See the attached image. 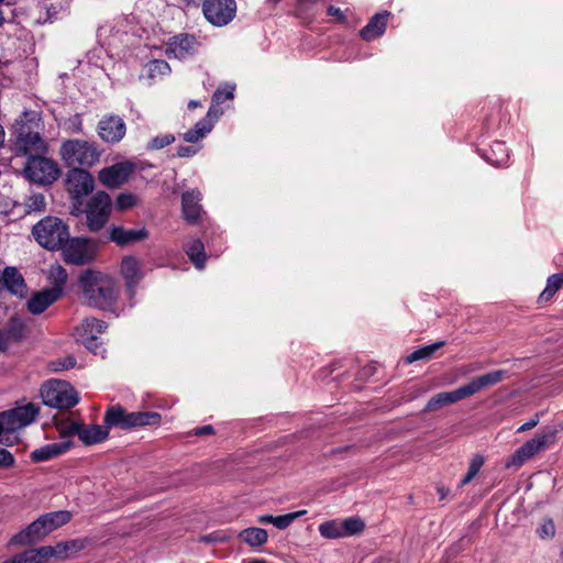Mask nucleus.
<instances>
[{"mask_svg":"<svg viewBox=\"0 0 563 563\" xmlns=\"http://www.w3.org/2000/svg\"><path fill=\"white\" fill-rule=\"evenodd\" d=\"M95 180L84 168H70L66 174V189L74 200V207L81 205V199L92 192Z\"/></svg>","mask_w":563,"mask_h":563,"instance_id":"nucleus-12","label":"nucleus"},{"mask_svg":"<svg viewBox=\"0 0 563 563\" xmlns=\"http://www.w3.org/2000/svg\"><path fill=\"white\" fill-rule=\"evenodd\" d=\"M174 141L175 136L170 133L157 135L150 141L147 148L154 151L162 150L165 146L172 144Z\"/></svg>","mask_w":563,"mask_h":563,"instance_id":"nucleus-44","label":"nucleus"},{"mask_svg":"<svg viewBox=\"0 0 563 563\" xmlns=\"http://www.w3.org/2000/svg\"><path fill=\"white\" fill-rule=\"evenodd\" d=\"M307 510H298L286 515L275 516L274 526L277 529L284 530L288 528L296 519L305 516Z\"/></svg>","mask_w":563,"mask_h":563,"instance_id":"nucleus-39","label":"nucleus"},{"mask_svg":"<svg viewBox=\"0 0 563 563\" xmlns=\"http://www.w3.org/2000/svg\"><path fill=\"white\" fill-rule=\"evenodd\" d=\"M199 48V42L195 35L180 33L169 38L166 47L168 58L187 59L194 56Z\"/></svg>","mask_w":563,"mask_h":563,"instance_id":"nucleus-14","label":"nucleus"},{"mask_svg":"<svg viewBox=\"0 0 563 563\" xmlns=\"http://www.w3.org/2000/svg\"><path fill=\"white\" fill-rule=\"evenodd\" d=\"M437 492H438V494H439V496H440V499H444V498L449 495L450 489H449V488H445V487H443V486H439V487L437 488Z\"/></svg>","mask_w":563,"mask_h":563,"instance_id":"nucleus-60","label":"nucleus"},{"mask_svg":"<svg viewBox=\"0 0 563 563\" xmlns=\"http://www.w3.org/2000/svg\"><path fill=\"white\" fill-rule=\"evenodd\" d=\"M71 514L67 510L47 512L10 539L11 545H30L43 540L52 531L68 523Z\"/></svg>","mask_w":563,"mask_h":563,"instance_id":"nucleus-3","label":"nucleus"},{"mask_svg":"<svg viewBox=\"0 0 563 563\" xmlns=\"http://www.w3.org/2000/svg\"><path fill=\"white\" fill-rule=\"evenodd\" d=\"M161 422L162 416L156 411L129 412L120 405L110 406L104 413V426H86L82 423L79 439L86 445H92L107 440L109 437V429L111 428L131 430L135 428L159 426Z\"/></svg>","mask_w":563,"mask_h":563,"instance_id":"nucleus-1","label":"nucleus"},{"mask_svg":"<svg viewBox=\"0 0 563 563\" xmlns=\"http://www.w3.org/2000/svg\"><path fill=\"white\" fill-rule=\"evenodd\" d=\"M25 212H43L46 208V199L43 194H32L25 200Z\"/></svg>","mask_w":563,"mask_h":563,"instance_id":"nucleus-38","label":"nucleus"},{"mask_svg":"<svg viewBox=\"0 0 563 563\" xmlns=\"http://www.w3.org/2000/svg\"><path fill=\"white\" fill-rule=\"evenodd\" d=\"M147 238L148 231L145 228L125 229L123 227H112L109 232V239L119 246H125L141 242Z\"/></svg>","mask_w":563,"mask_h":563,"instance_id":"nucleus-20","label":"nucleus"},{"mask_svg":"<svg viewBox=\"0 0 563 563\" xmlns=\"http://www.w3.org/2000/svg\"><path fill=\"white\" fill-rule=\"evenodd\" d=\"M121 275L126 282H136L144 278L141 262L134 256H125L121 262Z\"/></svg>","mask_w":563,"mask_h":563,"instance_id":"nucleus-29","label":"nucleus"},{"mask_svg":"<svg viewBox=\"0 0 563 563\" xmlns=\"http://www.w3.org/2000/svg\"><path fill=\"white\" fill-rule=\"evenodd\" d=\"M81 429H82V423L75 422V421H68L59 427V432L63 437H68V435H74V434H77L79 437Z\"/></svg>","mask_w":563,"mask_h":563,"instance_id":"nucleus-46","label":"nucleus"},{"mask_svg":"<svg viewBox=\"0 0 563 563\" xmlns=\"http://www.w3.org/2000/svg\"><path fill=\"white\" fill-rule=\"evenodd\" d=\"M468 397V394L463 386L452 391H442L432 396L424 407V411H435L444 406L455 404Z\"/></svg>","mask_w":563,"mask_h":563,"instance_id":"nucleus-22","label":"nucleus"},{"mask_svg":"<svg viewBox=\"0 0 563 563\" xmlns=\"http://www.w3.org/2000/svg\"><path fill=\"white\" fill-rule=\"evenodd\" d=\"M43 404L57 409H70L79 401L76 389L66 380L52 379L41 387Z\"/></svg>","mask_w":563,"mask_h":563,"instance_id":"nucleus-7","label":"nucleus"},{"mask_svg":"<svg viewBox=\"0 0 563 563\" xmlns=\"http://www.w3.org/2000/svg\"><path fill=\"white\" fill-rule=\"evenodd\" d=\"M201 194L196 189L188 190L181 196L183 217L188 223H196L201 216Z\"/></svg>","mask_w":563,"mask_h":563,"instance_id":"nucleus-21","label":"nucleus"},{"mask_svg":"<svg viewBox=\"0 0 563 563\" xmlns=\"http://www.w3.org/2000/svg\"><path fill=\"white\" fill-rule=\"evenodd\" d=\"M240 539L251 547H261L267 542L268 536L262 528H246L240 532Z\"/></svg>","mask_w":563,"mask_h":563,"instance_id":"nucleus-32","label":"nucleus"},{"mask_svg":"<svg viewBox=\"0 0 563 563\" xmlns=\"http://www.w3.org/2000/svg\"><path fill=\"white\" fill-rule=\"evenodd\" d=\"M12 342L13 341L9 336L4 327L1 328L0 329V351H5Z\"/></svg>","mask_w":563,"mask_h":563,"instance_id":"nucleus-51","label":"nucleus"},{"mask_svg":"<svg viewBox=\"0 0 563 563\" xmlns=\"http://www.w3.org/2000/svg\"><path fill=\"white\" fill-rule=\"evenodd\" d=\"M112 209V200L104 191H98L87 202L86 218L90 231H98L106 225Z\"/></svg>","mask_w":563,"mask_h":563,"instance_id":"nucleus-11","label":"nucleus"},{"mask_svg":"<svg viewBox=\"0 0 563 563\" xmlns=\"http://www.w3.org/2000/svg\"><path fill=\"white\" fill-rule=\"evenodd\" d=\"M45 155L38 154L27 158L24 173L34 183L49 185L58 178L60 170L57 163Z\"/></svg>","mask_w":563,"mask_h":563,"instance_id":"nucleus-9","label":"nucleus"},{"mask_svg":"<svg viewBox=\"0 0 563 563\" xmlns=\"http://www.w3.org/2000/svg\"><path fill=\"white\" fill-rule=\"evenodd\" d=\"M202 11L212 25L224 26L234 19L236 3L235 0H205Z\"/></svg>","mask_w":563,"mask_h":563,"instance_id":"nucleus-13","label":"nucleus"},{"mask_svg":"<svg viewBox=\"0 0 563 563\" xmlns=\"http://www.w3.org/2000/svg\"><path fill=\"white\" fill-rule=\"evenodd\" d=\"M47 278L49 279V282H66V269L59 264L52 265L48 269Z\"/></svg>","mask_w":563,"mask_h":563,"instance_id":"nucleus-45","label":"nucleus"},{"mask_svg":"<svg viewBox=\"0 0 563 563\" xmlns=\"http://www.w3.org/2000/svg\"><path fill=\"white\" fill-rule=\"evenodd\" d=\"M344 537L356 536L364 531L365 523L358 517H349L342 520Z\"/></svg>","mask_w":563,"mask_h":563,"instance_id":"nucleus-37","label":"nucleus"},{"mask_svg":"<svg viewBox=\"0 0 563 563\" xmlns=\"http://www.w3.org/2000/svg\"><path fill=\"white\" fill-rule=\"evenodd\" d=\"M199 106H200V102L196 101V100H190L189 103H188V108L189 109H195V108H197Z\"/></svg>","mask_w":563,"mask_h":563,"instance_id":"nucleus-63","label":"nucleus"},{"mask_svg":"<svg viewBox=\"0 0 563 563\" xmlns=\"http://www.w3.org/2000/svg\"><path fill=\"white\" fill-rule=\"evenodd\" d=\"M133 286H134V284H126V287H125L126 294L131 295L133 292Z\"/></svg>","mask_w":563,"mask_h":563,"instance_id":"nucleus-64","label":"nucleus"},{"mask_svg":"<svg viewBox=\"0 0 563 563\" xmlns=\"http://www.w3.org/2000/svg\"><path fill=\"white\" fill-rule=\"evenodd\" d=\"M62 294V284H54L53 287L34 292L26 302L27 310L32 314H40L54 303Z\"/></svg>","mask_w":563,"mask_h":563,"instance_id":"nucleus-19","label":"nucleus"},{"mask_svg":"<svg viewBox=\"0 0 563 563\" xmlns=\"http://www.w3.org/2000/svg\"><path fill=\"white\" fill-rule=\"evenodd\" d=\"M506 376V372L503 369L489 372L482 376L473 378L470 383L465 384L464 387L468 394V397L478 393L483 388L496 385L500 383Z\"/></svg>","mask_w":563,"mask_h":563,"instance_id":"nucleus-23","label":"nucleus"},{"mask_svg":"<svg viewBox=\"0 0 563 563\" xmlns=\"http://www.w3.org/2000/svg\"><path fill=\"white\" fill-rule=\"evenodd\" d=\"M86 547V540L82 539H75V540H68L58 542L55 547L51 545H44V549L51 550V553L46 554L47 561L51 558H57V559H66L70 554L77 553L81 551Z\"/></svg>","mask_w":563,"mask_h":563,"instance_id":"nucleus-24","label":"nucleus"},{"mask_svg":"<svg viewBox=\"0 0 563 563\" xmlns=\"http://www.w3.org/2000/svg\"><path fill=\"white\" fill-rule=\"evenodd\" d=\"M82 300L100 309L110 308L118 299L117 284H79Z\"/></svg>","mask_w":563,"mask_h":563,"instance_id":"nucleus-10","label":"nucleus"},{"mask_svg":"<svg viewBox=\"0 0 563 563\" xmlns=\"http://www.w3.org/2000/svg\"><path fill=\"white\" fill-rule=\"evenodd\" d=\"M148 75L152 78L164 76L170 73V67L167 62L163 59H154L148 63Z\"/></svg>","mask_w":563,"mask_h":563,"instance_id":"nucleus-41","label":"nucleus"},{"mask_svg":"<svg viewBox=\"0 0 563 563\" xmlns=\"http://www.w3.org/2000/svg\"><path fill=\"white\" fill-rule=\"evenodd\" d=\"M106 328L107 325L103 321L96 318H86L76 328L77 339L87 349L92 351L95 354H98L97 339L99 334L104 332Z\"/></svg>","mask_w":563,"mask_h":563,"instance_id":"nucleus-16","label":"nucleus"},{"mask_svg":"<svg viewBox=\"0 0 563 563\" xmlns=\"http://www.w3.org/2000/svg\"><path fill=\"white\" fill-rule=\"evenodd\" d=\"M4 136H5L4 130H3L2 125L0 124V147L4 143Z\"/></svg>","mask_w":563,"mask_h":563,"instance_id":"nucleus-62","label":"nucleus"},{"mask_svg":"<svg viewBox=\"0 0 563 563\" xmlns=\"http://www.w3.org/2000/svg\"><path fill=\"white\" fill-rule=\"evenodd\" d=\"M76 365V360L71 356L66 357L63 362L58 364L55 369H69Z\"/></svg>","mask_w":563,"mask_h":563,"instance_id":"nucleus-56","label":"nucleus"},{"mask_svg":"<svg viewBox=\"0 0 563 563\" xmlns=\"http://www.w3.org/2000/svg\"><path fill=\"white\" fill-rule=\"evenodd\" d=\"M217 119L208 118L199 120L191 130L184 133L183 139L189 143H196L203 139L213 128V121Z\"/></svg>","mask_w":563,"mask_h":563,"instance_id":"nucleus-30","label":"nucleus"},{"mask_svg":"<svg viewBox=\"0 0 563 563\" xmlns=\"http://www.w3.org/2000/svg\"><path fill=\"white\" fill-rule=\"evenodd\" d=\"M60 250H63L65 261L71 264L88 263L93 256L89 241L82 238L70 239L69 236L68 242Z\"/></svg>","mask_w":563,"mask_h":563,"instance_id":"nucleus-17","label":"nucleus"},{"mask_svg":"<svg viewBox=\"0 0 563 563\" xmlns=\"http://www.w3.org/2000/svg\"><path fill=\"white\" fill-rule=\"evenodd\" d=\"M59 155L69 167L89 168L100 159V151L93 142L80 139H70L62 143Z\"/></svg>","mask_w":563,"mask_h":563,"instance_id":"nucleus-5","label":"nucleus"},{"mask_svg":"<svg viewBox=\"0 0 563 563\" xmlns=\"http://www.w3.org/2000/svg\"><path fill=\"white\" fill-rule=\"evenodd\" d=\"M47 553H51V550L44 549L43 547L29 549L2 561L1 563H45L47 562Z\"/></svg>","mask_w":563,"mask_h":563,"instance_id":"nucleus-28","label":"nucleus"},{"mask_svg":"<svg viewBox=\"0 0 563 563\" xmlns=\"http://www.w3.org/2000/svg\"><path fill=\"white\" fill-rule=\"evenodd\" d=\"M78 282L86 283V282H102V280L98 277V274L87 271L85 274L80 275Z\"/></svg>","mask_w":563,"mask_h":563,"instance_id":"nucleus-55","label":"nucleus"},{"mask_svg":"<svg viewBox=\"0 0 563 563\" xmlns=\"http://www.w3.org/2000/svg\"><path fill=\"white\" fill-rule=\"evenodd\" d=\"M539 423V415H536L534 418L530 419L529 421L525 422L518 428V432H526L528 430H531Z\"/></svg>","mask_w":563,"mask_h":563,"instance_id":"nucleus-53","label":"nucleus"},{"mask_svg":"<svg viewBox=\"0 0 563 563\" xmlns=\"http://www.w3.org/2000/svg\"><path fill=\"white\" fill-rule=\"evenodd\" d=\"M0 282H24V279L15 267H3L0 262Z\"/></svg>","mask_w":563,"mask_h":563,"instance_id":"nucleus-43","label":"nucleus"},{"mask_svg":"<svg viewBox=\"0 0 563 563\" xmlns=\"http://www.w3.org/2000/svg\"><path fill=\"white\" fill-rule=\"evenodd\" d=\"M134 169L130 162H120L99 170L100 183L108 188H118L123 185Z\"/></svg>","mask_w":563,"mask_h":563,"instance_id":"nucleus-15","label":"nucleus"},{"mask_svg":"<svg viewBox=\"0 0 563 563\" xmlns=\"http://www.w3.org/2000/svg\"><path fill=\"white\" fill-rule=\"evenodd\" d=\"M69 449V444L66 442H54L45 444L31 452L30 459L34 463H41L49 461L54 457L59 456Z\"/></svg>","mask_w":563,"mask_h":563,"instance_id":"nucleus-25","label":"nucleus"},{"mask_svg":"<svg viewBox=\"0 0 563 563\" xmlns=\"http://www.w3.org/2000/svg\"><path fill=\"white\" fill-rule=\"evenodd\" d=\"M14 456L5 449L0 448V467L10 468L14 465Z\"/></svg>","mask_w":563,"mask_h":563,"instance_id":"nucleus-48","label":"nucleus"},{"mask_svg":"<svg viewBox=\"0 0 563 563\" xmlns=\"http://www.w3.org/2000/svg\"><path fill=\"white\" fill-rule=\"evenodd\" d=\"M137 202V196L131 192H123L117 197L115 207L118 210H126L136 206Z\"/></svg>","mask_w":563,"mask_h":563,"instance_id":"nucleus-42","label":"nucleus"},{"mask_svg":"<svg viewBox=\"0 0 563 563\" xmlns=\"http://www.w3.org/2000/svg\"><path fill=\"white\" fill-rule=\"evenodd\" d=\"M4 288H7L11 294H22L26 284H0Z\"/></svg>","mask_w":563,"mask_h":563,"instance_id":"nucleus-54","label":"nucleus"},{"mask_svg":"<svg viewBox=\"0 0 563 563\" xmlns=\"http://www.w3.org/2000/svg\"><path fill=\"white\" fill-rule=\"evenodd\" d=\"M197 153V148L194 146H179L177 148V155L179 157H191Z\"/></svg>","mask_w":563,"mask_h":563,"instance_id":"nucleus-52","label":"nucleus"},{"mask_svg":"<svg viewBox=\"0 0 563 563\" xmlns=\"http://www.w3.org/2000/svg\"><path fill=\"white\" fill-rule=\"evenodd\" d=\"M40 413V406L27 402L16 406L0 413V422L4 424L10 438H14V444L20 441L19 431L33 423Z\"/></svg>","mask_w":563,"mask_h":563,"instance_id":"nucleus-8","label":"nucleus"},{"mask_svg":"<svg viewBox=\"0 0 563 563\" xmlns=\"http://www.w3.org/2000/svg\"><path fill=\"white\" fill-rule=\"evenodd\" d=\"M275 516L272 515H262L258 516L257 522L260 523H272L274 525Z\"/></svg>","mask_w":563,"mask_h":563,"instance_id":"nucleus-59","label":"nucleus"},{"mask_svg":"<svg viewBox=\"0 0 563 563\" xmlns=\"http://www.w3.org/2000/svg\"><path fill=\"white\" fill-rule=\"evenodd\" d=\"M484 457L482 455H475L470 464L468 471L464 478L461 481V486H465L472 482V479L477 475L482 466L484 465Z\"/></svg>","mask_w":563,"mask_h":563,"instance_id":"nucleus-40","label":"nucleus"},{"mask_svg":"<svg viewBox=\"0 0 563 563\" xmlns=\"http://www.w3.org/2000/svg\"><path fill=\"white\" fill-rule=\"evenodd\" d=\"M11 435L8 434L5 427L3 423L0 422V443L11 446L14 444V438H10Z\"/></svg>","mask_w":563,"mask_h":563,"instance_id":"nucleus-50","label":"nucleus"},{"mask_svg":"<svg viewBox=\"0 0 563 563\" xmlns=\"http://www.w3.org/2000/svg\"><path fill=\"white\" fill-rule=\"evenodd\" d=\"M328 13H329L330 15H332V16H336V18H339V19H341V20H342V19H344V15H343L342 11H341L339 8H335V7H333V5H330V7L328 8Z\"/></svg>","mask_w":563,"mask_h":563,"instance_id":"nucleus-58","label":"nucleus"},{"mask_svg":"<svg viewBox=\"0 0 563 563\" xmlns=\"http://www.w3.org/2000/svg\"><path fill=\"white\" fill-rule=\"evenodd\" d=\"M195 435H208L213 433L212 426H203L200 428L195 429Z\"/></svg>","mask_w":563,"mask_h":563,"instance_id":"nucleus-57","label":"nucleus"},{"mask_svg":"<svg viewBox=\"0 0 563 563\" xmlns=\"http://www.w3.org/2000/svg\"><path fill=\"white\" fill-rule=\"evenodd\" d=\"M319 532L327 539L344 538L342 521L329 520L319 526Z\"/></svg>","mask_w":563,"mask_h":563,"instance_id":"nucleus-35","label":"nucleus"},{"mask_svg":"<svg viewBox=\"0 0 563 563\" xmlns=\"http://www.w3.org/2000/svg\"><path fill=\"white\" fill-rule=\"evenodd\" d=\"M32 235L42 247L57 251L68 242L69 228L62 219L47 216L33 225Z\"/></svg>","mask_w":563,"mask_h":563,"instance_id":"nucleus-4","label":"nucleus"},{"mask_svg":"<svg viewBox=\"0 0 563 563\" xmlns=\"http://www.w3.org/2000/svg\"><path fill=\"white\" fill-rule=\"evenodd\" d=\"M185 252L197 268L201 269L203 267L206 254L201 240L191 239L188 241V243L185 245Z\"/></svg>","mask_w":563,"mask_h":563,"instance_id":"nucleus-31","label":"nucleus"},{"mask_svg":"<svg viewBox=\"0 0 563 563\" xmlns=\"http://www.w3.org/2000/svg\"><path fill=\"white\" fill-rule=\"evenodd\" d=\"M547 282H563V273L552 274Z\"/></svg>","mask_w":563,"mask_h":563,"instance_id":"nucleus-61","label":"nucleus"},{"mask_svg":"<svg viewBox=\"0 0 563 563\" xmlns=\"http://www.w3.org/2000/svg\"><path fill=\"white\" fill-rule=\"evenodd\" d=\"M554 532H555V528H554L553 521L548 520L542 525L541 529L539 530V536L541 538L553 537Z\"/></svg>","mask_w":563,"mask_h":563,"instance_id":"nucleus-49","label":"nucleus"},{"mask_svg":"<svg viewBox=\"0 0 563 563\" xmlns=\"http://www.w3.org/2000/svg\"><path fill=\"white\" fill-rule=\"evenodd\" d=\"M4 329L13 342L20 341L24 336L25 325L20 318H10Z\"/></svg>","mask_w":563,"mask_h":563,"instance_id":"nucleus-36","label":"nucleus"},{"mask_svg":"<svg viewBox=\"0 0 563 563\" xmlns=\"http://www.w3.org/2000/svg\"><path fill=\"white\" fill-rule=\"evenodd\" d=\"M125 132L124 120L115 114L106 115L98 123V135L106 143H119L124 137Z\"/></svg>","mask_w":563,"mask_h":563,"instance_id":"nucleus-18","label":"nucleus"},{"mask_svg":"<svg viewBox=\"0 0 563 563\" xmlns=\"http://www.w3.org/2000/svg\"><path fill=\"white\" fill-rule=\"evenodd\" d=\"M44 123L36 111H24L14 124L13 151L27 158L48 153V144L43 137Z\"/></svg>","mask_w":563,"mask_h":563,"instance_id":"nucleus-2","label":"nucleus"},{"mask_svg":"<svg viewBox=\"0 0 563 563\" xmlns=\"http://www.w3.org/2000/svg\"><path fill=\"white\" fill-rule=\"evenodd\" d=\"M556 439L558 429L555 427L542 429L534 438L523 443L507 459L505 463L506 468L520 467L540 452L554 445Z\"/></svg>","mask_w":563,"mask_h":563,"instance_id":"nucleus-6","label":"nucleus"},{"mask_svg":"<svg viewBox=\"0 0 563 563\" xmlns=\"http://www.w3.org/2000/svg\"><path fill=\"white\" fill-rule=\"evenodd\" d=\"M561 284H548L544 290L539 296V302H548L558 292Z\"/></svg>","mask_w":563,"mask_h":563,"instance_id":"nucleus-47","label":"nucleus"},{"mask_svg":"<svg viewBox=\"0 0 563 563\" xmlns=\"http://www.w3.org/2000/svg\"><path fill=\"white\" fill-rule=\"evenodd\" d=\"M235 85L224 84L220 86L212 96V104L208 110V118L218 119L222 114V110L219 108L225 100H232L234 98Z\"/></svg>","mask_w":563,"mask_h":563,"instance_id":"nucleus-27","label":"nucleus"},{"mask_svg":"<svg viewBox=\"0 0 563 563\" xmlns=\"http://www.w3.org/2000/svg\"><path fill=\"white\" fill-rule=\"evenodd\" d=\"M445 342L444 341H438L435 343H432L430 345H426V346H422L416 351H413L412 353H410L406 361L407 363H413L416 361H420V360H428L439 349H441L442 346H444Z\"/></svg>","mask_w":563,"mask_h":563,"instance_id":"nucleus-34","label":"nucleus"},{"mask_svg":"<svg viewBox=\"0 0 563 563\" xmlns=\"http://www.w3.org/2000/svg\"><path fill=\"white\" fill-rule=\"evenodd\" d=\"M486 159L495 166H504L508 163L509 154L504 142L496 141L490 147V155Z\"/></svg>","mask_w":563,"mask_h":563,"instance_id":"nucleus-33","label":"nucleus"},{"mask_svg":"<svg viewBox=\"0 0 563 563\" xmlns=\"http://www.w3.org/2000/svg\"><path fill=\"white\" fill-rule=\"evenodd\" d=\"M388 12L375 14L369 22L361 30V36L365 41H373L382 36L387 26Z\"/></svg>","mask_w":563,"mask_h":563,"instance_id":"nucleus-26","label":"nucleus"}]
</instances>
